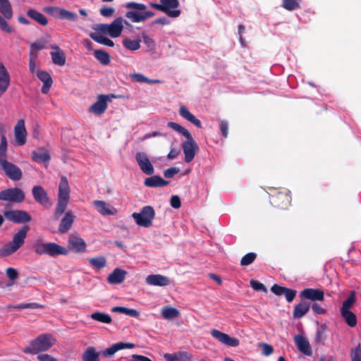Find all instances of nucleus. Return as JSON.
<instances>
[{
    "mask_svg": "<svg viewBox=\"0 0 361 361\" xmlns=\"http://www.w3.org/2000/svg\"><path fill=\"white\" fill-rule=\"evenodd\" d=\"M7 140L4 135L1 136L0 143V169L13 180H18L22 178L20 169L7 160Z\"/></svg>",
    "mask_w": 361,
    "mask_h": 361,
    "instance_id": "1",
    "label": "nucleus"
},
{
    "mask_svg": "<svg viewBox=\"0 0 361 361\" xmlns=\"http://www.w3.org/2000/svg\"><path fill=\"white\" fill-rule=\"evenodd\" d=\"M29 230L28 226H24L16 231L13 235L12 240L0 247V256L9 257L23 247L25 243Z\"/></svg>",
    "mask_w": 361,
    "mask_h": 361,
    "instance_id": "2",
    "label": "nucleus"
},
{
    "mask_svg": "<svg viewBox=\"0 0 361 361\" xmlns=\"http://www.w3.org/2000/svg\"><path fill=\"white\" fill-rule=\"evenodd\" d=\"M55 338L51 334L39 335L32 340L23 350L24 353L36 355L40 352L48 350L55 343Z\"/></svg>",
    "mask_w": 361,
    "mask_h": 361,
    "instance_id": "3",
    "label": "nucleus"
},
{
    "mask_svg": "<svg viewBox=\"0 0 361 361\" xmlns=\"http://www.w3.org/2000/svg\"><path fill=\"white\" fill-rule=\"evenodd\" d=\"M33 248L35 252L39 255H47L51 257L57 255H66L68 253V250L55 243H44L42 239H37L34 244Z\"/></svg>",
    "mask_w": 361,
    "mask_h": 361,
    "instance_id": "4",
    "label": "nucleus"
},
{
    "mask_svg": "<svg viewBox=\"0 0 361 361\" xmlns=\"http://www.w3.org/2000/svg\"><path fill=\"white\" fill-rule=\"evenodd\" d=\"M127 8H134L137 11H128L126 16L133 23H140L154 16V13L150 11H145L146 6L143 4L128 2L126 4Z\"/></svg>",
    "mask_w": 361,
    "mask_h": 361,
    "instance_id": "5",
    "label": "nucleus"
},
{
    "mask_svg": "<svg viewBox=\"0 0 361 361\" xmlns=\"http://www.w3.org/2000/svg\"><path fill=\"white\" fill-rule=\"evenodd\" d=\"M127 22L122 18H116L111 23H100L94 28L97 32L107 35L112 38H116L121 36L124 27V24Z\"/></svg>",
    "mask_w": 361,
    "mask_h": 361,
    "instance_id": "6",
    "label": "nucleus"
},
{
    "mask_svg": "<svg viewBox=\"0 0 361 361\" xmlns=\"http://www.w3.org/2000/svg\"><path fill=\"white\" fill-rule=\"evenodd\" d=\"M180 4L178 0H160L159 4L149 3V6L157 10L165 13L171 18H178L181 11L178 9Z\"/></svg>",
    "mask_w": 361,
    "mask_h": 361,
    "instance_id": "7",
    "label": "nucleus"
},
{
    "mask_svg": "<svg viewBox=\"0 0 361 361\" xmlns=\"http://www.w3.org/2000/svg\"><path fill=\"white\" fill-rule=\"evenodd\" d=\"M154 216L155 211L151 206H145L140 212H134L132 214L135 223L145 228H149L152 225Z\"/></svg>",
    "mask_w": 361,
    "mask_h": 361,
    "instance_id": "8",
    "label": "nucleus"
},
{
    "mask_svg": "<svg viewBox=\"0 0 361 361\" xmlns=\"http://www.w3.org/2000/svg\"><path fill=\"white\" fill-rule=\"evenodd\" d=\"M24 199V192L18 188H8L0 192V200L22 202Z\"/></svg>",
    "mask_w": 361,
    "mask_h": 361,
    "instance_id": "9",
    "label": "nucleus"
},
{
    "mask_svg": "<svg viewBox=\"0 0 361 361\" xmlns=\"http://www.w3.org/2000/svg\"><path fill=\"white\" fill-rule=\"evenodd\" d=\"M135 160L140 170L146 175H152L154 173L153 164L150 161L148 155L143 152H137Z\"/></svg>",
    "mask_w": 361,
    "mask_h": 361,
    "instance_id": "10",
    "label": "nucleus"
},
{
    "mask_svg": "<svg viewBox=\"0 0 361 361\" xmlns=\"http://www.w3.org/2000/svg\"><path fill=\"white\" fill-rule=\"evenodd\" d=\"M187 140L182 145L183 153L185 154V161L190 162L195 157L198 146L192 138V135L186 137Z\"/></svg>",
    "mask_w": 361,
    "mask_h": 361,
    "instance_id": "11",
    "label": "nucleus"
},
{
    "mask_svg": "<svg viewBox=\"0 0 361 361\" xmlns=\"http://www.w3.org/2000/svg\"><path fill=\"white\" fill-rule=\"evenodd\" d=\"M212 336L220 343L231 347H237L240 344L238 338L231 337L228 334L217 329H212L210 332Z\"/></svg>",
    "mask_w": 361,
    "mask_h": 361,
    "instance_id": "12",
    "label": "nucleus"
},
{
    "mask_svg": "<svg viewBox=\"0 0 361 361\" xmlns=\"http://www.w3.org/2000/svg\"><path fill=\"white\" fill-rule=\"evenodd\" d=\"M5 217L14 223H27L31 220L30 216L25 211L10 210L4 212Z\"/></svg>",
    "mask_w": 361,
    "mask_h": 361,
    "instance_id": "13",
    "label": "nucleus"
},
{
    "mask_svg": "<svg viewBox=\"0 0 361 361\" xmlns=\"http://www.w3.org/2000/svg\"><path fill=\"white\" fill-rule=\"evenodd\" d=\"M14 135L16 142L18 145L22 146L25 144L27 133L25 126V121L23 119L18 121L14 127Z\"/></svg>",
    "mask_w": 361,
    "mask_h": 361,
    "instance_id": "14",
    "label": "nucleus"
},
{
    "mask_svg": "<svg viewBox=\"0 0 361 361\" xmlns=\"http://www.w3.org/2000/svg\"><path fill=\"white\" fill-rule=\"evenodd\" d=\"M92 204L102 216H111L117 213V209L114 207L104 201L94 200L92 202Z\"/></svg>",
    "mask_w": 361,
    "mask_h": 361,
    "instance_id": "15",
    "label": "nucleus"
},
{
    "mask_svg": "<svg viewBox=\"0 0 361 361\" xmlns=\"http://www.w3.org/2000/svg\"><path fill=\"white\" fill-rule=\"evenodd\" d=\"M300 297L312 301H323L324 293L319 288H305L300 292Z\"/></svg>",
    "mask_w": 361,
    "mask_h": 361,
    "instance_id": "16",
    "label": "nucleus"
},
{
    "mask_svg": "<svg viewBox=\"0 0 361 361\" xmlns=\"http://www.w3.org/2000/svg\"><path fill=\"white\" fill-rule=\"evenodd\" d=\"M293 340L300 352L305 355H312V350L307 338L302 335H296L294 336Z\"/></svg>",
    "mask_w": 361,
    "mask_h": 361,
    "instance_id": "17",
    "label": "nucleus"
},
{
    "mask_svg": "<svg viewBox=\"0 0 361 361\" xmlns=\"http://www.w3.org/2000/svg\"><path fill=\"white\" fill-rule=\"evenodd\" d=\"M109 99L106 95H99L97 101L92 104L89 109V111L96 115L102 114L107 108V102Z\"/></svg>",
    "mask_w": 361,
    "mask_h": 361,
    "instance_id": "18",
    "label": "nucleus"
},
{
    "mask_svg": "<svg viewBox=\"0 0 361 361\" xmlns=\"http://www.w3.org/2000/svg\"><path fill=\"white\" fill-rule=\"evenodd\" d=\"M145 282L149 286H166L171 283V280L161 274H150L146 277Z\"/></svg>",
    "mask_w": 361,
    "mask_h": 361,
    "instance_id": "19",
    "label": "nucleus"
},
{
    "mask_svg": "<svg viewBox=\"0 0 361 361\" xmlns=\"http://www.w3.org/2000/svg\"><path fill=\"white\" fill-rule=\"evenodd\" d=\"M68 247L78 253L84 252L86 250V243L83 239L75 235H70L68 238Z\"/></svg>",
    "mask_w": 361,
    "mask_h": 361,
    "instance_id": "20",
    "label": "nucleus"
},
{
    "mask_svg": "<svg viewBox=\"0 0 361 361\" xmlns=\"http://www.w3.org/2000/svg\"><path fill=\"white\" fill-rule=\"evenodd\" d=\"M32 193L35 200L43 206L49 204V200L47 192L40 185H35L32 188Z\"/></svg>",
    "mask_w": 361,
    "mask_h": 361,
    "instance_id": "21",
    "label": "nucleus"
},
{
    "mask_svg": "<svg viewBox=\"0 0 361 361\" xmlns=\"http://www.w3.org/2000/svg\"><path fill=\"white\" fill-rule=\"evenodd\" d=\"M50 47L53 49L50 52L52 62L57 66H63L66 63V56L63 51L56 44H51Z\"/></svg>",
    "mask_w": 361,
    "mask_h": 361,
    "instance_id": "22",
    "label": "nucleus"
},
{
    "mask_svg": "<svg viewBox=\"0 0 361 361\" xmlns=\"http://www.w3.org/2000/svg\"><path fill=\"white\" fill-rule=\"evenodd\" d=\"M166 361H193L192 355L186 351H178L174 353L164 355Z\"/></svg>",
    "mask_w": 361,
    "mask_h": 361,
    "instance_id": "23",
    "label": "nucleus"
},
{
    "mask_svg": "<svg viewBox=\"0 0 361 361\" xmlns=\"http://www.w3.org/2000/svg\"><path fill=\"white\" fill-rule=\"evenodd\" d=\"M75 219V216L73 213L72 211H67L65 213V215L62 218L61 223L59 224V231L61 233H65L68 232L72 226V224L74 222Z\"/></svg>",
    "mask_w": 361,
    "mask_h": 361,
    "instance_id": "24",
    "label": "nucleus"
},
{
    "mask_svg": "<svg viewBox=\"0 0 361 361\" xmlns=\"http://www.w3.org/2000/svg\"><path fill=\"white\" fill-rule=\"evenodd\" d=\"M11 77L8 71L2 62L0 61V92L4 93L10 85Z\"/></svg>",
    "mask_w": 361,
    "mask_h": 361,
    "instance_id": "25",
    "label": "nucleus"
},
{
    "mask_svg": "<svg viewBox=\"0 0 361 361\" xmlns=\"http://www.w3.org/2000/svg\"><path fill=\"white\" fill-rule=\"evenodd\" d=\"M127 275V271L119 268H116L114 271L108 276L107 281L110 284H120L123 283Z\"/></svg>",
    "mask_w": 361,
    "mask_h": 361,
    "instance_id": "26",
    "label": "nucleus"
},
{
    "mask_svg": "<svg viewBox=\"0 0 361 361\" xmlns=\"http://www.w3.org/2000/svg\"><path fill=\"white\" fill-rule=\"evenodd\" d=\"M58 200L67 201L70 200V187L68 179L65 176H62L60 180Z\"/></svg>",
    "mask_w": 361,
    "mask_h": 361,
    "instance_id": "27",
    "label": "nucleus"
},
{
    "mask_svg": "<svg viewBox=\"0 0 361 361\" xmlns=\"http://www.w3.org/2000/svg\"><path fill=\"white\" fill-rule=\"evenodd\" d=\"M37 76L43 82L41 90L42 92L47 94L49 91L53 83L50 74L46 71L37 70Z\"/></svg>",
    "mask_w": 361,
    "mask_h": 361,
    "instance_id": "28",
    "label": "nucleus"
},
{
    "mask_svg": "<svg viewBox=\"0 0 361 361\" xmlns=\"http://www.w3.org/2000/svg\"><path fill=\"white\" fill-rule=\"evenodd\" d=\"M135 347L133 343H117L111 345L110 348H106L102 352V354L105 357H111L114 355L117 351L126 349V348H133Z\"/></svg>",
    "mask_w": 361,
    "mask_h": 361,
    "instance_id": "29",
    "label": "nucleus"
},
{
    "mask_svg": "<svg viewBox=\"0 0 361 361\" xmlns=\"http://www.w3.org/2000/svg\"><path fill=\"white\" fill-rule=\"evenodd\" d=\"M179 114L183 118L192 123L195 126L198 128L202 127L201 121L196 118L195 116L190 113V111L185 106L182 105L180 106Z\"/></svg>",
    "mask_w": 361,
    "mask_h": 361,
    "instance_id": "30",
    "label": "nucleus"
},
{
    "mask_svg": "<svg viewBox=\"0 0 361 361\" xmlns=\"http://www.w3.org/2000/svg\"><path fill=\"white\" fill-rule=\"evenodd\" d=\"M310 307V303L302 301L298 304L293 310V316L294 318H301L305 316Z\"/></svg>",
    "mask_w": 361,
    "mask_h": 361,
    "instance_id": "31",
    "label": "nucleus"
},
{
    "mask_svg": "<svg viewBox=\"0 0 361 361\" xmlns=\"http://www.w3.org/2000/svg\"><path fill=\"white\" fill-rule=\"evenodd\" d=\"M145 185L147 187H163L168 185L169 182L158 176H153L145 180Z\"/></svg>",
    "mask_w": 361,
    "mask_h": 361,
    "instance_id": "32",
    "label": "nucleus"
},
{
    "mask_svg": "<svg viewBox=\"0 0 361 361\" xmlns=\"http://www.w3.org/2000/svg\"><path fill=\"white\" fill-rule=\"evenodd\" d=\"M102 34L103 33H100L99 32H91L90 34V37L93 40H94L95 42H97L101 44L105 45L107 47H114V42L111 39H110L109 38L104 36Z\"/></svg>",
    "mask_w": 361,
    "mask_h": 361,
    "instance_id": "33",
    "label": "nucleus"
},
{
    "mask_svg": "<svg viewBox=\"0 0 361 361\" xmlns=\"http://www.w3.org/2000/svg\"><path fill=\"white\" fill-rule=\"evenodd\" d=\"M0 13L5 18L10 19L12 18L13 11L8 0H0Z\"/></svg>",
    "mask_w": 361,
    "mask_h": 361,
    "instance_id": "34",
    "label": "nucleus"
},
{
    "mask_svg": "<svg viewBox=\"0 0 361 361\" xmlns=\"http://www.w3.org/2000/svg\"><path fill=\"white\" fill-rule=\"evenodd\" d=\"M27 16L42 25H47L48 23L46 17L36 10L30 9L27 11Z\"/></svg>",
    "mask_w": 361,
    "mask_h": 361,
    "instance_id": "35",
    "label": "nucleus"
},
{
    "mask_svg": "<svg viewBox=\"0 0 361 361\" xmlns=\"http://www.w3.org/2000/svg\"><path fill=\"white\" fill-rule=\"evenodd\" d=\"M140 42L139 39H130L127 37H124L122 41L123 47L130 51H136L140 48Z\"/></svg>",
    "mask_w": 361,
    "mask_h": 361,
    "instance_id": "36",
    "label": "nucleus"
},
{
    "mask_svg": "<svg viewBox=\"0 0 361 361\" xmlns=\"http://www.w3.org/2000/svg\"><path fill=\"white\" fill-rule=\"evenodd\" d=\"M132 80L137 82H145L148 84H159L161 80L158 79L151 80L140 73H132L130 75Z\"/></svg>",
    "mask_w": 361,
    "mask_h": 361,
    "instance_id": "37",
    "label": "nucleus"
},
{
    "mask_svg": "<svg viewBox=\"0 0 361 361\" xmlns=\"http://www.w3.org/2000/svg\"><path fill=\"white\" fill-rule=\"evenodd\" d=\"M90 317L92 319L103 324H110L112 321L109 314L100 312L92 313Z\"/></svg>",
    "mask_w": 361,
    "mask_h": 361,
    "instance_id": "38",
    "label": "nucleus"
},
{
    "mask_svg": "<svg viewBox=\"0 0 361 361\" xmlns=\"http://www.w3.org/2000/svg\"><path fill=\"white\" fill-rule=\"evenodd\" d=\"M32 159L37 162H47L50 159V156L47 152L43 149H39L32 153Z\"/></svg>",
    "mask_w": 361,
    "mask_h": 361,
    "instance_id": "39",
    "label": "nucleus"
},
{
    "mask_svg": "<svg viewBox=\"0 0 361 361\" xmlns=\"http://www.w3.org/2000/svg\"><path fill=\"white\" fill-rule=\"evenodd\" d=\"M94 57L102 65L106 66L110 63L109 54L102 49L95 50L94 52Z\"/></svg>",
    "mask_w": 361,
    "mask_h": 361,
    "instance_id": "40",
    "label": "nucleus"
},
{
    "mask_svg": "<svg viewBox=\"0 0 361 361\" xmlns=\"http://www.w3.org/2000/svg\"><path fill=\"white\" fill-rule=\"evenodd\" d=\"M83 361H99V353L96 352L93 347H89L86 349L82 355Z\"/></svg>",
    "mask_w": 361,
    "mask_h": 361,
    "instance_id": "41",
    "label": "nucleus"
},
{
    "mask_svg": "<svg viewBox=\"0 0 361 361\" xmlns=\"http://www.w3.org/2000/svg\"><path fill=\"white\" fill-rule=\"evenodd\" d=\"M179 311L172 307H166L161 310V315L166 319H171L179 316Z\"/></svg>",
    "mask_w": 361,
    "mask_h": 361,
    "instance_id": "42",
    "label": "nucleus"
},
{
    "mask_svg": "<svg viewBox=\"0 0 361 361\" xmlns=\"http://www.w3.org/2000/svg\"><path fill=\"white\" fill-rule=\"evenodd\" d=\"M341 314L349 326L354 327L356 326L357 317L353 312H341Z\"/></svg>",
    "mask_w": 361,
    "mask_h": 361,
    "instance_id": "43",
    "label": "nucleus"
},
{
    "mask_svg": "<svg viewBox=\"0 0 361 361\" xmlns=\"http://www.w3.org/2000/svg\"><path fill=\"white\" fill-rule=\"evenodd\" d=\"M113 312H120L130 317H137L140 315L138 311L134 309H129L125 307H114L112 308Z\"/></svg>",
    "mask_w": 361,
    "mask_h": 361,
    "instance_id": "44",
    "label": "nucleus"
},
{
    "mask_svg": "<svg viewBox=\"0 0 361 361\" xmlns=\"http://www.w3.org/2000/svg\"><path fill=\"white\" fill-rule=\"evenodd\" d=\"M90 264L93 267L96 269H101L104 268L106 264V259L102 257L99 256L94 258H91L89 259Z\"/></svg>",
    "mask_w": 361,
    "mask_h": 361,
    "instance_id": "45",
    "label": "nucleus"
},
{
    "mask_svg": "<svg viewBox=\"0 0 361 361\" xmlns=\"http://www.w3.org/2000/svg\"><path fill=\"white\" fill-rule=\"evenodd\" d=\"M69 201L62 200L57 199V203L54 212L56 219H59L61 215L65 212Z\"/></svg>",
    "mask_w": 361,
    "mask_h": 361,
    "instance_id": "46",
    "label": "nucleus"
},
{
    "mask_svg": "<svg viewBox=\"0 0 361 361\" xmlns=\"http://www.w3.org/2000/svg\"><path fill=\"white\" fill-rule=\"evenodd\" d=\"M61 20H68L69 21L75 22L78 20V17L74 12L62 8L61 13H59Z\"/></svg>",
    "mask_w": 361,
    "mask_h": 361,
    "instance_id": "47",
    "label": "nucleus"
},
{
    "mask_svg": "<svg viewBox=\"0 0 361 361\" xmlns=\"http://www.w3.org/2000/svg\"><path fill=\"white\" fill-rule=\"evenodd\" d=\"M168 126L172 128L173 130H176V132L182 134L184 137H185V138L191 135V134L187 129H185L184 127H183L182 126L177 123L170 121L168 123Z\"/></svg>",
    "mask_w": 361,
    "mask_h": 361,
    "instance_id": "48",
    "label": "nucleus"
},
{
    "mask_svg": "<svg viewBox=\"0 0 361 361\" xmlns=\"http://www.w3.org/2000/svg\"><path fill=\"white\" fill-rule=\"evenodd\" d=\"M355 291H352L349 295V297L343 302V305L341 308V312L350 311V309L353 306L355 302Z\"/></svg>",
    "mask_w": 361,
    "mask_h": 361,
    "instance_id": "49",
    "label": "nucleus"
},
{
    "mask_svg": "<svg viewBox=\"0 0 361 361\" xmlns=\"http://www.w3.org/2000/svg\"><path fill=\"white\" fill-rule=\"evenodd\" d=\"M37 56H35L33 54L32 55H29V70L32 73H37V71L39 70L37 68L39 61L37 59Z\"/></svg>",
    "mask_w": 361,
    "mask_h": 361,
    "instance_id": "50",
    "label": "nucleus"
},
{
    "mask_svg": "<svg viewBox=\"0 0 361 361\" xmlns=\"http://www.w3.org/2000/svg\"><path fill=\"white\" fill-rule=\"evenodd\" d=\"M45 48V44L43 42H35L30 45V55L32 54L38 57V51Z\"/></svg>",
    "mask_w": 361,
    "mask_h": 361,
    "instance_id": "51",
    "label": "nucleus"
},
{
    "mask_svg": "<svg viewBox=\"0 0 361 361\" xmlns=\"http://www.w3.org/2000/svg\"><path fill=\"white\" fill-rule=\"evenodd\" d=\"M11 308L16 309V310H20V309H42L43 308V306L40 304L32 302V303H23L19 304L15 306H12Z\"/></svg>",
    "mask_w": 361,
    "mask_h": 361,
    "instance_id": "52",
    "label": "nucleus"
},
{
    "mask_svg": "<svg viewBox=\"0 0 361 361\" xmlns=\"http://www.w3.org/2000/svg\"><path fill=\"white\" fill-rule=\"evenodd\" d=\"M62 10V8L57 7V6H47L44 8V11L47 13L51 15V16L54 18H59L60 15Z\"/></svg>",
    "mask_w": 361,
    "mask_h": 361,
    "instance_id": "53",
    "label": "nucleus"
},
{
    "mask_svg": "<svg viewBox=\"0 0 361 361\" xmlns=\"http://www.w3.org/2000/svg\"><path fill=\"white\" fill-rule=\"evenodd\" d=\"M283 6L288 10L293 11L299 7V1L298 0H283Z\"/></svg>",
    "mask_w": 361,
    "mask_h": 361,
    "instance_id": "54",
    "label": "nucleus"
},
{
    "mask_svg": "<svg viewBox=\"0 0 361 361\" xmlns=\"http://www.w3.org/2000/svg\"><path fill=\"white\" fill-rule=\"evenodd\" d=\"M256 258V254L254 252H250L245 255L240 261L242 266H247L252 264Z\"/></svg>",
    "mask_w": 361,
    "mask_h": 361,
    "instance_id": "55",
    "label": "nucleus"
},
{
    "mask_svg": "<svg viewBox=\"0 0 361 361\" xmlns=\"http://www.w3.org/2000/svg\"><path fill=\"white\" fill-rule=\"evenodd\" d=\"M142 39L144 44L147 46L149 51H154L156 47L154 40L147 35H142Z\"/></svg>",
    "mask_w": 361,
    "mask_h": 361,
    "instance_id": "56",
    "label": "nucleus"
},
{
    "mask_svg": "<svg viewBox=\"0 0 361 361\" xmlns=\"http://www.w3.org/2000/svg\"><path fill=\"white\" fill-rule=\"evenodd\" d=\"M351 361H361V347L360 344L353 349L350 353Z\"/></svg>",
    "mask_w": 361,
    "mask_h": 361,
    "instance_id": "57",
    "label": "nucleus"
},
{
    "mask_svg": "<svg viewBox=\"0 0 361 361\" xmlns=\"http://www.w3.org/2000/svg\"><path fill=\"white\" fill-rule=\"evenodd\" d=\"M250 286L255 290L263 291V292L267 291V288L264 286V285L257 281L251 280Z\"/></svg>",
    "mask_w": 361,
    "mask_h": 361,
    "instance_id": "58",
    "label": "nucleus"
},
{
    "mask_svg": "<svg viewBox=\"0 0 361 361\" xmlns=\"http://www.w3.org/2000/svg\"><path fill=\"white\" fill-rule=\"evenodd\" d=\"M0 28L3 31H4L7 33H11L13 31L11 26L8 25V23L6 21V20L1 15H0Z\"/></svg>",
    "mask_w": 361,
    "mask_h": 361,
    "instance_id": "59",
    "label": "nucleus"
},
{
    "mask_svg": "<svg viewBox=\"0 0 361 361\" xmlns=\"http://www.w3.org/2000/svg\"><path fill=\"white\" fill-rule=\"evenodd\" d=\"M283 295H285L288 302H292L296 295V290L293 289L286 288Z\"/></svg>",
    "mask_w": 361,
    "mask_h": 361,
    "instance_id": "60",
    "label": "nucleus"
},
{
    "mask_svg": "<svg viewBox=\"0 0 361 361\" xmlns=\"http://www.w3.org/2000/svg\"><path fill=\"white\" fill-rule=\"evenodd\" d=\"M6 274L11 280H15L18 277V273L14 268L9 267L6 269Z\"/></svg>",
    "mask_w": 361,
    "mask_h": 361,
    "instance_id": "61",
    "label": "nucleus"
},
{
    "mask_svg": "<svg viewBox=\"0 0 361 361\" xmlns=\"http://www.w3.org/2000/svg\"><path fill=\"white\" fill-rule=\"evenodd\" d=\"M171 206L175 209H178L181 206L180 199L177 195H173L170 200Z\"/></svg>",
    "mask_w": 361,
    "mask_h": 361,
    "instance_id": "62",
    "label": "nucleus"
},
{
    "mask_svg": "<svg viewBox=\"0 0 361 361\" xmlns=\"http://www.w3.org/2000/svg\"><path fill=\"white\" fill-rule=\"evenodd\" d=\"M179 171H180L179 169L176 168V167H171V168L166 169L164 171V175L166 178H169L173 177L176 174L179 173Z\"/></svg>",
    "mask_w": 361,
    "mask_h": 361,
    "instance_id": "63",
    "label": "nucleus"
},
{
    "mask_svg": "<svg viewBox=\"0 0 361 361\" xmlns=\"http://www.w3.org/2000/svg\"><path fill=\"white\" fill-rule=\"evenodd\" d=\"M37 358L39 361H59L56 358L49 354H40Z\"/></svg>",
    "mask_w": 361,
    "mask_h": 361,
    "instance_id": "64",
    "label": "nucleus"
}]
</instances>
